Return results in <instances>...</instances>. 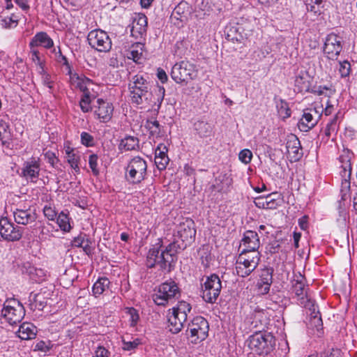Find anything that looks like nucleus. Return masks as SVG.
<instances>
[{"instance_id": "obj_1", "label": "nucleus", "mask_w": 357, "mask_h": 357, "mask_svg": "<svg viewBox=\"0 0 357 357\" xmlns=\"http://www.w3.org/2000/svg\"><path fill=\"white\" fill-rule=\"evenodd\" d=\"M196 229L195 222L191 218H184L176 227L174 241L163 249L161 238L152 245L148 251L146 265L149 268L159 266V271L164 274L172 272L178 259L177 254L185 250L195 240Z\"/></svg>"}, {"instance_id": "obj_2", "label": "nucleus", "mask_w": 357, "mask_h": 357, "mask_svg": "<svg viewBox=\"0 0 357 357\" xmlns=\"http://www.w3.org/2000/svg\"><path fill=\"white\" fill-rule=\"evenodd\" d=\"M147 162L139 156H135L125 169V179L131 185H139L147 178Z\"/></svg>"}, {"instance_id": "obj_3", "label": "nucleus", "mask_w": 357, "mask_h": 357, "mask_svg": "<svg viewBox=\"0 0 357 357\" xmlns=\"http://www.w3.org/2000/svg\"><path fill=\"white\" fill-rule=\"evenodd\" d=\"M130 92L132 103L136 105H142L144 103L151 105L153 103V107L157 106V108L154 109L158 112L164 99L165 89L163 86H158L154 91L156 95V98H154V100H152V97L153 96V92L149 91V88L136 89V90L130 91Z\"/></svg>"}, {"instance_id": "obj_4", "label": "nucleus", "mask_w": 357, "mask_h": 357, "mask_svg": "<svg viewBox=\"0 0 357 357\" xmlns=\"http://www.w3.org/2000/svg\"><path fill=\"white\" fill-rule=\"evenodd\" d=\"M248 345L251 350L258 354L267 355L274 349L275 338L271 333L256 331L250 336Z\"/></svg>"}, {"instance_id": "obj_5", "label": "nucleus", "mask_w": 357, "mask_h": 357, "mask_svg": "<svg viewBox=\"0 0 357 357\" xmlns=\"http://www.w3.org/2000/svg\"><path fill=\"white\" fill-rule=\"evenodd\" d=\"M181 296V289L172 279H169L162 283L158 287V290L153 294V301L157 305L165 306L172 299L178 298Z\"/></svg>"}, {"instance_id": "obj_6", "label": "nucleus", "mask_w": 357, "mask_h": 357, "mask_svg": "<svg viewBox=\"0 0 357 357\" xmlns=\"http://www.w3.org/2000/svg\"><path fill=\"white\" fill-rule=\"evenodd\" d=\"M209 324L202 316H197L188 324L186 335L193 344H198L208 337Z\"/></svg>"}, {"instance_id": "obj_7", "label": "nucleus", "mask_w": 357, "mask_h": 357, "mask_svg": "<svg viewBox=\"0 0 357 357\" xmlns=\"http://www.w3.org/2000/svg\"><path fill=\"white\" fill-rule=\"evenodd\" d=\"M222 282L219 276L213 273L207 276L202 284V298L208 303H215L222 289Z\"/></svg>"}, {"instance_id": "obj_8", "label": "nucleus", "mask_w": 357, "mask_h": 357, "mask_svg": "<svg viewBox=\"0 0 357 357\" xmlns=\"http://www.w3.org/2000/svg\"><path fill=\"white\" fill-rule=\"evenodd\" d=\"M196 77L195 66L189 61H182L172 68L171 77L178 84L186 85Z\"/></svg>"}, {"instance_id": "obj_9", "label": "nucleus", "mask_w": 357, "mask_h": 357, "mask_svg": "<svg viewBox=\"0 0 357 357\" xmlns=\"http://www.w3.org/2000/svg\"><path fill=\"white\" fill-rule=\"evenodd\" d=\"M1 314L9 324L16 325L24 318L25 310L20 301L15 299L7 300L3 305Z\"/></svg>"}, {"instance_id": "obj_10", "label": "nucleus", "mask_w": 357, "mask_h": 357, "mask_svg": "<svg viewBox=\"0 0 357 357\" xmlns=\"http://www.w3.org/2000/svg\"><path fill=\"white\" fill-rule=\"evenodd\" d=\"M24 228L10 222L8 218H0V234L1 238L7 241H18L23 235Z\"/></svg>"}, {"instance_id": "obj_11", "label": "nucleus", "mask_w": 357, "mask_h": 357, "mask_svg": "<svg viewBox=\"0 0 357 357\" xmlns=\"http://www.w3.org/2000/svg\"><path fill=\"white\" fill-rule=\"evenodd\" d=\"M87 40L89 45L98 52H107L112 48V40L107 33L102 30L91 31Z\"/></svg>"}, {"instance_id": "obj_12", "label": "nucleus", "mask_w": 357, "mask_h": 357, "mask_svg": "<svg viewBox=\"0 0 357 357\" xmlns=\"http://www.w3.org/2000/svg\"><path fill=\"white\" fill-rule=\"evenodd\" d=\"M259 261V253L249 259L245 257V251H241L236 262V274L241 278L250 275L257 267Z\"/></svg>"}, {"instance_id": "obj_13", "label": "nucleus", "mask_w": 357, "mask_h": 357, "mask_svg": "<svg viewBox=\"0 0 357 357\" xmlns=\"http://www.w3.org/2000/svg\"><path fill=\"white\" fill-rule=\"evenodd\" d=\"M342 50V38L334 33L327 35L323 49L324 54L326 57L328 59L337 60Z\"/></svg>"}, {"instance_id": "obj_14", "label": "nucleus", "mask_w": 357, "mask_h": 357, "mask_svg": "<svg viewBox=\"0 0 357 357\" xmlns=\"http://www.w3.org/2000/svg\"><path fill=\"white\" fill-rule=\"evenodd\" d=\"M321 116V114H319L315 107L304 109L298 123V128L302 132H308L317 124Z\"/></svg>"}, {"instance_id": "obj_15", "label": "nucleus", "mask_w": 357, "mask_h": 357, "mask_svg": "<svg viewBox=\"0 0 357 357\" xmlns=\"http://www.w3.org/2000/svg\"><path fill=\"white\" fill-rule=\"evenodd\" d=\"M40 164L39 158H31L30 160L25 161L22 168L21 176L31 182L36 183L39 177Z\"/></svg>"}, {"instance_id": "obj_16", "label": "nucleus", "mask_w": 357, "mask_h": 357, "mask_svg": "<svg viewBox=\"0 0 357 357\" xmlns=\"http://www.w3.org/2000/svg\"><path fill=\"white\" fill-rule=\"evenodd\" d=\"M13 217L15 222L17 225H27L35 222L38 215L36 210L33 207H29L27 208H17L13 211Z\"/></svg>"}, {"instance_id": "obj_17", "label": "nucleus", "mask_w": 357, "mask_h": 357, "mask_svg": "<svg viewBox=\"0 0 357 357\" xmlns=\"http://www.w3.org/2000/svg\"><path fill=\"white\" fill-rule=\"evenodd\" d=\"M97 106H94V114L96 119L101 123H107L113 115L114 107L112 103L98 98L96 101Z\"/></svg>"}, {"instance_id": "obj_18", "label": "nucleus", "mask_w": 357, "mask_h": 357, "mask_svg": "<svg viewBox=\"0 0 357 357\" xmlns=\"http://www.w3.org/2000/svg\"><path fill=\"white\" fill-rule=\"evenodd\" d=\"M148 28L147 17L143 13H139L132 22L131 35L136 39H145Z\"/></svg>"}, {"instance_id": "obj_19", "label": "nucleus", "mask_w": 357, "mask_h": 357, "mask_svg": "<svg viewBox=\"0 0 357 357\" xmlns=\"http://www.w3.org/2000/svg\"><path fill=\"white\" fill-rule=\"evenodd\" d=\"M273 271L272 267H265L261 270L257 286L261 294H266L269 292L273 283Z\"/></svg>"}, {"instance_id": "obj_20", "label": "nucleus", "mask_w": 357, "mask_h": 357, "mask_svg": "<svg viewBox=\"0 0 357 357\" xmlns=\"http://www.w3.org/2000/svg\"><path fill=\"white\" fill-rule=\"evenodd\" d=\"M241 243L245 247L242 251H245V253L256 252L260 245L258 234L252 230H248L244 233Z\"/></svg>"}, {"instance_id": "obj_21", "label": "nucleus", "mask_w": 357, "mask_h": 357, "mask_svg": "<svg viewBox=\"0 0 357 357\" xmlns=\"http://www.w3.org/2000/svg\"><path fill=\"white\" fill-rule=\"evenodd\" d=\"M311 81L312 77L307 70H299L295 78V87L298 92H310Z\"/></svg>"}, {"instance_id": "obj_22", "label": "nucleus", "mask_w": 357, "mask_h": 357, "mask_svg": "<svg viewBox=\"0 0 357 357\" xmlns=\"http://www.w3.org/2000/svg\"><path fill=\"white\" fill-rule=\"evenodd\" d=\"M29 47H43L45 49L54 47V41L45 31H40L35 34L29 44Z\"/></svg>"}, {"instance_id": "obj_23", "label": "nucleus", "mask_w": 357, "mask_h": 357, "mask_svg": "<svg viewBox=\"0 0 357 357\" xmlns=\"http://www.w3.org/2000/svg\"><path fill=\"white\" fill-rule=\"evenodd\" d=\"M243 31L241 25L229 24L225 27V34L228 40L241 42L246 37Z\"/></svg>"}, {"instance_id": "obj_24", "label": "nucleus", "mask_w": 357, "mask_h": 357, "mask_svg": "<svg viewBox=\"0 0 357 357\" xmlns=\"http://www.w3.org/2000/svg\"><path fill=\"white\" fill-rule=\"evenodd\" d=\"M167 149L166 146L160 144L158 146L155 153V164L159 170L166 169L169 159L167 155Z\"/></svg>"}, {"instance_id": "obj_25", "label": "nucleus", "mask_w": 357, "mask_h": 357, "mask_svg": "<svg viewBox=\"0 0 357 357\" xmlns=\"http://www.w3.org/2000/svg\"><path fill=\"white\" fill-rule=\"evenodd\" d=\"M139 149V139L138 137L126 135L119 144V150L121 152L136 151Z\"/></svg>"}, {"instance_id": "obj_26", "label": "nucleus", "mask_w": 357, "mask_h": 357, "mask_svg": "<svg viewBox=\"0 0 357 357\" xmlns=\"http://www.w3.org/2000/svg\"><path fill=\"white\" fill-rule=\"evenodd\" d=\"M170 311L171 310H169L167 316L169 331L173 334H177L182 330L184 326V323L187 320L185 319H181V317L178 314L174 313L173 311L170 312Z\"/></svg>"}, {"instance_id": "obj_27", "label": "nucleus", "mask_w": 357, "mask_h": 357, "mask_svg": "<svg viewBox=\"0 0 357 357\" xmlns=\"http://www.w3.org/2000/svg\"><path fill=\"white\" fill-rule=\"evenodd\" d=\"M17 335L24 340L34 339L36 336V327L30 323H23L17 331Z\"/></svg>"}, {"instance_id": "obj_28", "label": "nucleus", "mask_w": 357, "mask_h": 357, "mask_svg": "<svg viewBox=\"0 0 357 357\" xmlns=\"http://www.w3.org/2000/svg\"><path fill=\"white\" fill-rule=\"evenodd\" d=\"M301 142L295 135H291L286 143V149L288 153H293V158L295 161L300 160L303 153L300 152Z\"/></svg>"}, {"instance_id": "obj_29", "label": "nucleus", "mask_w": 357, "mask_h": 357, "mask_svg": "<svg viewBox=\"0 0 357 357\" xmlns=\"http://www.w3.org/2000/svg\"><path fill=\"white\" fill-rule=\"evenodd\" d=\"M254 203L257 208L266 209H275L280 205L271 195L256 197Z\"/></svg>"}, {"instance_id": "obj_30", "label": "nucleus", "mask_w": 357, "mask_h": 357, "mask_svg": "<svg viewBox=\"0 0 357 357\" xmlns=\"http://www.w3.org/2000/svg\"><path fill=\"white\" fill-rule=\"evenodd\" d=\"M111 282L107 277L99 278L92 287V294L98 298L103 294L110 286Z\"/></svg>"}, {"instance_id": "obj_31", "label": "nucleus", "mask_w": 357, "mask_h": 357, "mask_svg": "<svg viewBox=\"0 0 357 357\" xmlns=\"http://www.w3.org/2000/svg\"><path fill=\"white\" fill-rule=\"evenodd\" d=\"M196 134L200 137H208L212 135L213 128L211 124L204 121H197L194 123Z\"/></svg>"}, {"instance_id": "obj_32", "label": "nucleus", "mask_w": 357, "mask_h": 357, "mask_svg": "<svg viewBox=\"0 0 357 357\" xmlns=\"http://www.w3.org/2000/svg\"><path fill=\"white\" fill-rule=\"evenodd\" d=\"M339 160L342 163L341 167L342 170L340 172L342 179H350L352 173V166L349 155H340Z\"/></svg>"}, {"instance_id": "obj_33", "label": "nucleus", "mask_w": 357, "mask_h": 357, "mask_svg": "<svg viewBox=\"0 0 357 357\" xmlns=\"http://www.w3.org/2000/svg\"><path fill=\"white\" fill-rule=\"evenodd\" d=\"M303 280V276L300 275L292 281L293 291L298 297H301V301H304L306 299V297H304L305 283ZM305 296H307L306 294Z\"/></svg>"}, {"instance_id": "obj_34", "label": "nucleus", "mask_w": 357, "mask_h": 357, "mask_svg": "<svg viewBox=\"0 0 357 357\" xmlns=\"http://www.w3.org/2000/svg\"><path fill=\"white\" fill-rule=\"evenodd\" d=\"M191 305L184 301H178L176 306L171 309L174 313L178 314L181 319H185L187 320L188 314L191 312Z\"/></svg>"}, {"instance_id": "obj_35", "label": "nucleus", "mask_w": 357, "mask_h": 357, "mask_svg": "<svg viewBox=\"0 0 357 357\" xmlns=\"http://www.w3.org/2000/svg\"><path fill=\"white\" fill-rule=\"evenodd\" d=\"M338 114H336L330 121L327 123L325 130L324 135L326 137L327 139H328L332 135H336L339 130V123H338Z\"/></svg>"}, {"instance_id": "obj_36", "label": "nucleus", "mask_w": 357, "mask_h": 357, "mask_svg": "<svg viewBox=\"0 0 357 357\" xmlns=\"http://www.w3.org/2000/svg\"><path fill=\"white\" fill-rule=\"evenodd\" d=\"M149 82L141 75H136L132 78V83L128 85L130 91L136 90V89H148Z\"/></svg>"}, {"instance_id": "obj_37", "label": "nucleus", "mask_w": 357, "mask_h": 357, "mask_svg": "<svg viewBox=\"0 0 357 357\" xmlns=\"http://www.w3.org/2000/svg\"><path fill=\"white\" fill-rule=\"evenodd\" d=\"M144 127L149 131L153 137H159L161 132V125L159 121L153 119H148L146 120Z\"/></svg>"}, {"instance_id": "obj_38", "label": "nucleus", "mask_w": 357, "mask_h": 357, "mask_svg": "<svg viewBox=\"0 0 357 357\" xmlns=\"http://www.w3.org/2000/svg\"><path fill=\"white\" fill-rule=\"evenodd\" d=\"M56 219V223L63 231H70L72 227L70 223L71 218L69 217L68 213H66L64 211H61L60 213H59Z\"/></svg>"}, {"instance_id": "obj_39", "label": "nucleus", "mask_w": 357, "mask_h": 357, "mask_svg": "<svg viewBox=\"0 0 357 357\" xmlns=\"http://www.w3.org/2000/svg\"><path fill=\"white\" fill-rule=\"evenodd\" d=\"M255 324V327H259L261 330H264L268 324V319L266 314L264 310H256L254 316V321L252 324Z\"/></svg>"}, {"instance_id": "obj_40", "label": "nucleus", "mask_w": 357, "mask_h": 357, "mask_svg": "<svg viewBox=\"0 0 357 357\" xmlns=\"http://www.w3.org/2000/svg\"><path fill=\"white\" fill-rule=\"evenodd\" d=\"M309 325L310 328L317 331L318 336L324 333L323 321L321 314L310 317Z\"/></svg>"}, {"instance_id": "obj_41", "label": "nucleus", "mask_w": 357, "mask_h": 357, "mask_svg": "<svg viewBox=\"0 0 357 357\" xmlns=\"http://www.w3.org/2000/svg\"><path fill=\"white\" fill-rule=\"evenodd\" d=\"M307 11L314 14H321L323 8V0H304Z\"/></svg>"}, {"instance_id": "obj_42", "label": "nucleus", "mask_w": 357, "mask_h": 357, "mask_svg": "<svg viewBox=\"0 0 357 357\" xmlns=\"http://www.w3.org/2000/svg\"><path fill=\"white\" fill-rule=\"evenodd\" d=\"M10 137V126L8 122L3 119H0V139L4 144L7 139Z\"/></svg>"}, {"instance_id": "obj_43", "label": "nucleus", "mask_w": 357, "mask_h": 357, "mask_svg": "<svg viewBox=\"0 0 357 357\" xmlns=\"http://www.w3.org/2000/svg\"><path fill=\"white\" fill-rule=\"evenodd\" d=\"M126 313L129 315V322H130V327H135L139 320V314L138 313L137 310L135 308L131 307H126L125 309Z\"/></svg>"}, {"instance_id": "obj_44", "label": "nucleus", "mask_w": 357, "mask_h": 357, "mask_svg": "<svg viewBox=\"0 0 357 357\" xmlns=\"http://www.w3.org/2000/svg\"><path fill=\"white\" fill-rule=\"evenodd\" d=\"M277 109L279 115L282 119H287L291 116V111L286 101L280 100V102L277 104Z\"/></svg>"}, {"instance_id": "obj_45", "label": "nucleus", "mask_w": 357, "mask_h": 357, "mask_svg": "<svg viewBox=\"0 0 357 357\" xmlns=\"http://www.w3.org/2000/svg\"><path fill=\"white\" fill-rule=\"evenodd\" d=\"M84 243H90V237L86 234L81 232L77 236L73 238L71 244L73 247L82 248Z\"/></svg>"}, {"instance_id": "obj_46", "label": "nucleus", "mask_w": 357, "mask_h": 357, "mask_svg": "<svg viewBox=\"0 0 357 357\" xmlns=\"http://www.w3.org/2000/svg\"><path fill=\"white\" fill-rule=\"evenodd\" d=\"M301 303L304 304L305 307H307L311 311V317H312V315L319 316L321 314L315 301L308 298L307 296H306V299L304 301H301Z\"/></svg>"}, {"instance_id": "obj_47", "label": "nucleus", "mask_w": 357, "mask_h": 357, "mask_svg": "<svg viewBox=\"0 0 357 357\" xmlns=\"http://www.w3.org/2000/svg\"><path fill=\"white\" fill-rule=\"evenodd\" d=\"M29 48L32 61L40 67V69L42 70L43 72H44L45 62L41 60L39 51L36 47Z\"/></svg>"}, {"instance_id": "obj_48", "label": "nucleus", "mask_w": 357, "mask_h": 357, "mask_svg": "<svg viewBox=\"0 0 357 357\" xmlns=\"http://www.w3.org/2000/svg\"><path fill=\"white\" fill-rule=\"evenodd\" d=\"M52 347L53 344L50 340H40L38 342H36L34 350L39 351L43 353H47L50 351Z\"/></svg>"}, {"instance_id": "obj_49", "label": "nucleus", "mask_w": 357, "mask_h": 357, "mask_svg": "<svg viewBox=\"0 0 357 357\" xmlns=\"http://www.w3.org/2000/svg\"><path fill=\"white\" fill-rule=\"evenodd\" d=\"M339 73L340 74L341 77H347L350 75L351 73V64L347 60H344L343 61H339Z\"/></svg>"}, {"instance_id": "obj_50", "label": "nucleus", "mask_w": 357, "mask_h": 357, "mask_svg": "<svg viewBox=\"0 0 357 357\" xmlns=\"http://www.w3.org/2000/svg\"><path fill=\"white\" fill-rule=\"evenodd\" d=\"M98 156L97 154L93 153L89 155V165L93 174L96 176H98L100 174V170L98 167Z\"/></svg>"}, {"instance_id": "obj_51", "label": "nucleus", "mask_w": 357, "mask_h": 357, "mask_svg": "<svg viewBox=\"0 0 357 357\" xmlns=\"http://www.w3.org/2000/svg\"><path fill=\"white\" fill-rule=\"evenodd\" d=\"M141 340L139 338H135L133 341H126L125 340H122V349L124 351H134L137 348V347L141 344Z\"/></svg>"}, {"instance_id": "obj_52", "label": "nucleus", "mask_w": 357, "mask_h": 357, "mask_svg": "<svg viewBox=\"0 0 357 357\" xmlns=\"http://www.w3.org/2000/svg\"><path fill=\"white\" fill-rule=\"evenodd\" d=\"M90 95L83 94L79 101V106L83 112L86 113L91 111L92 107L90 106Z\"/></svg>"}, {"instance_id": "obj_53", "label": "nucleus", "mask_w": 357, "mask_h": 357, "mask_svg": "<svg viewBox=\"0 0 357 357\" xmlns=\"http://www.w3.org/2000/svg\"><path fill=\"white\" fill-rule=\"evenodd\" d=\"M81 143L86 147H92L95 145L94 137L86 132H82L80 135Z\"/></svg>"}, {"instance_id": "obj_54", "label": "nucleus", "mask_w": 357, "mask_h": 357, "mask_svg": "<svg viewBox=\"0 0 357 357\" xmlns=\"http://www.w3.org/2000/svg\"><path fill=\"white\" fill-rule=\"evenodd\" d=\"M282 239H277L268 243L266 247V252L273 255L278 253L280 248V243Z\"/></svg>"}, {"instance_id": "obj_55", "label": "nucleus", "mask_w": 357, "mask_h": 357, "mask_svg": "<svg viewBox=\"0 0 357 357\" xmlns=\"http://www.w3.org/2000/svg\"><path fill=\"white\" fill-rule=\"evenodd\" d=\"M51 52L54 54V59L57 63L62 65L68 61L67 57L62 54L60 46L54 47Z\"/></svg>"}, {"instance_id": "obj_56", "label": "nucleus", "mask_w": 357, "mask_h": 357, "mask_svg": "<svg viewBox=\"0 0 357 357\" xmlns=\"http://www.w3.org/2000/svg\"><path fill=\"white\" fill-rule=\"evenodd\" d=\"M67 160L70 167L75 170V172L76 174H79L80 172V169L79 167V162L80 160L79 155L77 154L69 155V157L67 158Z\"/></svg>"}, {"instance_id": "obj_57", "label": "nucleus", "mask_w": 357, "mask_h": 357, "mask_svg": "<svg viewBox=\"0 0 357 357\" xmlns=\"http://www.w3.org/2000/svg\"><path fill=\"white\" fill-rule=\"evenodd\" d=\"M19 268L22 274H26L31 278L35 267L29 261H26L19 265Z\"/></svg>"}, {"instance_id": "obj_58", "label": "nucleus", "mask_w": 357, "mask_h": 357, "mask_svg": "<svg viewBox=\"0 0 357 357\" xmlns=\"http://www.w3.org/2000/svg\"><path fill=\"white\" fill-rule=\"evenodd\" d=\"M200 259L204 267H209L211 261H212L211 252L207 249H203L201 253Z\"/></svg>"}, {"instance_id": "obj_59", "label": "nucleus", "mask_w": 357, "mask_h": 357, "mask_svg": "<svg viewBox=\"0 0 357 357\" xmlns=\"http://www.w3.org/2000/svg\"><path fill=\"white\" fill-rule=\"evenodd\" d=\"M238 158L242 162L248 164L252 160V153L250 150L245 149L240 151Z\"/></svg>"}, {"instance_id": "obj_60", "label": "nucleus", "mask_w": 357, "mask_h": 357, "mask_svg": "<svg viewBox=\"0 0 357 357\" xmlns=\"http://www.w3.org/2000/svg\"><path fill=\"white\" fill-rule=\"evenodd\" d=\"M43 211L45 217H46L49 220H54L58 215L54 208H52L50 206H45Z\"/></svg>"}, {"instance_id": "obj_61", "label": "nucleus", "mask_w": 357, "mask_h": 357, "mask_svg": "<svg viewBox=\"0 0 357 357\" xmlns=\"http://www.w3.org/2000/svg\"><path fill=\"white\" fill-rule=\"evenodd\" d=\"M31 280L36 282H40L44 280L45 276V271L42 268H37L35 267Z\"/></svg>"}, {"instance_id": "obj_62", "label": "nucleus", "mask_w": 357, "mask_h": 357, "mask_svg": "<svg viewBox=\"0 0 357 357\" xmlns=\"http://www.w3.org/2000/svg\"><path fill=\"white\" fill-rule=\"evenodd\" d=\"M183 6H185V3H179L174 10L172 16L176 20H180V21L183 22V17H185V16H183Z\"/></svg>"}, {"instance_id": "obj_63", "label": "nucleus", "mask_w": 357, "mask_h": 357, "mask_svg": "<svg viewBox=\"0 0 357 357\" xmlns=\"http://www.w3.org/2000/svg\"><path fill=\"white\" fill-rule=\"evenodd\" d=\"M40 73L42 75L43 84L47 87H48L50 89H52L53 83L51 81L50 75L47 73L45 70L44 72H43L42 70H40Z\"/></svg>"}, {"instance_id": "obj_64", "label": "nucleus", "mask_w": 357, "mask_h": 357, "mask_svg": "<svg viewBox=\"0 0 357 357\" xmlns=\"http://www.w3.org/2000/svg\"><path fill=\"white\" fill-rule=\"evenodd\" d=\"M109 356L110 352L106 348L102 346H98L93 357H109Z\"/></svg>"}]
</instances>
